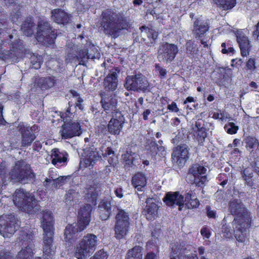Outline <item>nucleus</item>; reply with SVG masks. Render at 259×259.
<instances>
[{
  "label": "nucleus",
  "instance_id": "f257e3e1",
  "mask_svg": "<svg viewBox=\"0 0 259 259\" xmlns=\"http://www.w3.org/2000/svg\"><path fill=\"white\" fill-rule=\"evenodd\" d=\"M101 27L104 34L113 38H116L122 31L127 30L130 24L126 19L120 14L110 10H107L102 14Z\"/></svg>",
  "mask_w": 259,
  "mask_h": 259
},
{
  "label": "nucleus",
  "instance_id": "f03ea898",
  "mask_svg": "<svg viewBox=\"0 0 259 259\" xmlns=\"http://www.w3.org/2000/svg\"><path fill=\"white\" fill-rule=\"evenodd\" d=\"M13 201L19 209L28 213L38 210L37 201L34 196L23 189H17L13 195Z\"/></svg>",
  "mask_w": 259,
  "mask_h": 259
},
{
  "label": "nucleus",
  "instance_id": "7ed1b4c3",
  "mask_svg": "<svg viewBox=\"0 0 259 259\" xmlns=\"http://www.w3.org/2000/svg\"><path fill=\"white\" fill-rule=\"evenodd\" d=\"M98 243L97 236L94 234H87L77 243L74 255L78 259H87L96 249Z\"/></svg>",
  "mask_w": 259,
  "mask_h": 259
},
{
  "label": "nucleus",
  "instance_id": "20e7f679",
  "mask_svg": "<svg viewBox=\"0 0 259 259\" xmlns=\"http://www.w3.org/2000/svg\"><path fill=\"white\" fill-rule=\"evenodd\" d=\"M35 177L29 164L23 160L18 161L9 174L8 179L14 182L26 183Z\"/></svg>",
  "mask_w": 259,
  "mask_h": 259
},
{
  "label": "nucleus",
  "instance_id": "39448f33",
  "mask_svg": "<svg viewBox=\"0 0 259 259\" xmlns=\"http://www.w3.org/2000/svg\"><path fill=\"white\" fill-rule=\"evenodd\" d=\"M124 85L128 91L150 92V84L145 76L141 73L127 76Z\"/></svg>",
  "mask_w": 259,
  "mask_h": 259
},
{
  "label": "nucleus",
  "instance_id": "423d86ee",
  "mask_svg": "<svg viewBox=\"0 0 259 259\" xmlns=\"http://www.w3.org/2000/svg\"><path fill=\"white\" fill-rule=\"evenodd\" d=\"M56 33L52 30L50 23L44 20H40L37 25L36 37L38 41L44 45L53 44L56 38Z\"/></svg>",
  "mask_w": 259,
  "mask_h": 259
},
{
  "label": "nucleus",
  "instance_id": "0eeeda50",
  "mask_svg": "<svg viewBox=\"0 0 259 259\" xmlns=\"http://www.w3.org/2000/svg\"><path fill=\"white\" fill-rule=\"evenodd\" d=\"M229 210L232 215L236 216L234 219H238L240 221V223L245 222V226H248L251 224L250 212L248 211L240 200H234L230 201Z\"/></svg>",
  "mask_w": 259,
  "mask_h": 259
},
{
  "label": "nucleus",
  "instance_id": "6e6552de",
  "mask_svg": "<svg viewBox=\"0 0 259 259\" xmlns=\"http://www.w3.org/2000/svg\"><path fill=\"white\" fill-rule=\"evenodd\" d=\"M15 217L10 214L0 217V234L5 238L10 237L19 228Z\"/></svg>",
  "mask_w": 259,
  "mask_h": 259
},
{
  "label": "nucleus",
  "instance_id": "1a4fd4ad",
  "mask_svg": "<svg viewBox=\"0 0 259 259\" xmlns=\"http://www.w3.org/2000/svg\"><path fill=\"white\" fill-rule=\"evenodd\" d=\"M178 47L174 44L164 42L158 50V57L166 63H170L178 53Z\"/></svg>",
  "mask_w": 259,
  "mask_h": 259
},
{
  "label": "nucleus",
  "instance_id": "9d476101",
  "mask_svg": "<svg viewBox=\"0 0 259 259\" xmlns=\"http://www.w3.org/2000/svg\"><path fill=\"white\" fill-rule=\"evenodd\" d=\"M64 120L60 134L64 139L71 138L75 136H79L82 132L80 126L78 122L69 121V119Z\"/></svg>",
  "mask_w": 259,
  "mask_h": 259
},
{
  "label": "nucleus",
  "instance_id": "9b49d317",
  "mask_svg": "<svg viewBox=\"0 0 259 259\" xmlns=\"http://www.w3.org/2000/svg\"><path fill=\"white\" fill-rule=\"evenodd\" d=\"M244 224L245 222L240 223L238 219H234L232 223L234 237L239 243H245L248 239L247 229L250 227V225L245 226Z\"/></svg>",
  "mask_w": 259,
  "mask_h": 259
},
{
  "label": "nucleus",
  "instance_id": "f8f14e48",
  "mask_svg": "<svg viewBox=\"0 0 259 259\" xmlns=\"http://www.w3.org/2000/svg\"><path fill=\"white\" fill-rule=\"evenodd\" d=\"M24 49L23 42L19 41L13 44L9 51H3L0 49V58L3 60L9 59H14L16 57H20L22 55Z\"/></svg>",
  "mask_w": 259,
  "mask_h": 259
},
{
  "label": "nucleus",
  "instance_id": "ddd939ff",
  "mask_svg": "<svg viewBox=\"0 0 259 259\" xmlns=\"http://www.w3.org/2000/svg\"><path fill=\"white\" fill-rule=\"evenodd\" d=\"M207 168L199 164H193L189 169V173L194 177V183L198 187H200L206 181L205 175Z\"/></svg>",
  "mask_w": 259,
  "mask_h": 259
},
{
  "label": "nucleus",
  "instance_id": "4468645a",
  "mask_svg": "<svg viewBox=\"0 0 259 259\" xmlns=\"http://www.w3.org/2000/svg\"><path fill=\"white\" fill-rule=\"evenodd\" d=\"M91 211L92 206L89 204L80 208L78 212V220L77 224V228L79 232L83 231L89 224Z\"/></svg>",
  "mask_w": 259,
  "mask_h": 259
},
{
  "label": "nucleus",
  "instance_id": "2eb2a0df",
  "mask_svg": "<svg viewBox=\"0 0 259 259\" xmlns=\"http://www.w3.org/2000/svg\"><path fill=\"white\" fill-rule=\"evenodd\" d=\"M164 202L168 206H179V210L181 211L184 206V196L178 192H168L163 198Z\"/></svg>",
  "mask_w": 259,
  "mask_h": 259
},
{
  "label": "nucleus",
  "instance_id": "dca6fc26",
  "mask_svg": "<svg viewBox=\"0 0 259 259\" xmlns=\"http://www.w3.org/2000/svg\"><path fill=\"white\" fill-rule=\"evenodd\" d=\"M189 155L188 146L186 144H182L174 149L171 156L174 162L181 165L188 159Z\"/></svg>",
  "mask_w": 259,
  "mask_h": 259
},
{
  "label": "nucleus",
  "instance_id": "f3484780",
  "mask_svg": "<svg viewBox=\"0 0 259 259\" xmlns=\"http://www.w3.org/2000/svg\"><path fill=\"white\" fill-rule=\"evenodd\" d=\"M41 224L44 230V235L51 236L54 234V218L50 211L43 212Z\"/></svg>",
  "mask_w": 259,
  "mask_h": 259
},
{
  "label": "nucleus",
  "instance_id": "a211bd4d",
  "mask_svg": "<svg viewBox=\"0 0 259 259\" xmlns=\"http://www.w3.org/2000/svg\"><path fill=\"white\" fill-rule=\"evenodd\" d=\"M119 69L116 68H112L109 70L108 75L104 80V86L107 91H114L117 87V76L119 74Z\"/></svg>",
  "mask_w": 259,
  "mask_h": 259
},
{
  "label": "nucleus",
  "instance_id": "6ab92c4d",
  "mask_svg": "<svg viewBox=\"0 0 259 259\" xmlns=\"http://www.w3.org/2000/svg\"><path fill=\"white\" fill-rule=\"evenodd\" d=\"M146 205L145 206L144 212L147 219L152 220L157 216L158 206L156 204V200L154 198L146 199Z\"/></svg>",
  "mask_w": 259,
  "mask_h": 259
},
{
  "label": "nucleus",
  "instance_id": "aec40b11",
  "mask_svg": "<svg viewBox=\"0 0 259 259\" xmlns=\"http://www.w3.org/2000/svg\"><path fill=\"white\" fill-rule=\"evenodd\" d=\"M18 130L21 134V143L23 147L29 146L35 139V135L27 129L26 125L23 123H20L17 127Z\"/></svg>",
  "mask_w": 259,
  "mask_h": 259
},
{
  "label": "nucleus",
  "instance_id": "412c9836",
  "mask_svg": "<svg viewBox=\"0 0 259 259\" xmlns=\"http://www.w3.org/2000/svg\"><path fill=\"white\" fill-rule=\"evenodd\" d=\"M140 29L142 39L147 46H150L155 42L158 35V32L145 26L141 27Z\"/></svg>",
  "mask_w": 259,
  "mask_h": 259
},
{
  "label": "nucleus",
  "instance_id": "4be33fe9",
  "mask_svg": "<svg viewBox=\"0 0 259 259\" xmlns=\"http://www.w3.org/2000/svg\"><path fill=\"white\" fill-rule=\"evenodd\" d=\"M209 29V26L206 21L201 19L197 18L193 23V33L196 38L203 36Z\"/></svg>",
  "mask_w": 259,
  "mask_h": 259
},
{
  "label": "nucleus",
  "instance_id": "5701e85b",
  "mask_svg": "<svg viewBox=\"0 0 259 259\" xmlns=\"http://www.w3.org/2000/svg\"><path fill=\"white\" fill-rule=\"evenodd\" d=\"M236 36L241 55L243 57L247 56L249 54V50L250 47L248 37L241 32H237Z\"/></svg>",
  "mask_w": 259,
  "mask_h": 259
},
{
  "label": "nucleus",
  "instance_id": "b1692460",
  "mask_svg": "<svg viewBox=\"0 0 259 259\" xmlns=\"http://www.w3.org/2000/svg\"><path fill=\"white\" fill-rule=\"evenodd\" d=\"M52 163L57 166L62 165V163L66 162L67 153L65 151H60L58 149L54 148L51 151Z\"/></svg>",
  "mask_w": 259,
  "mask_h": 259
},
{
  "label": "nucleus",
  "instance_id": "393cba45",
  "mask_svg": "<svg viewBox=\"0 0 259 259\" xmlns=\"http://www.w3.org/2000/svg\"><path fill=\"white\" fill-rule=\"evenodd\" d=\"M87 197L95 199L101 191V184L97 181H93L85 188Z\"/></svg>",
  "mask_w": 259,
  "mask_h": 259
},
{
  "label": "nucleus",
  "instance_id": "a878e982",
  "mask_svg": "<svg viewBox=\"0 0 259 259\" xmlns=\"http://www.w3.org/2000/svg\"><path fill=\"white\" fill-rule=\"evenodd\" d=\"M100 158L101 157L98 151L96 150H89L87 152L85 157L83 159L82 161H81V163L85 167H92Z\"/></svg>",
  "mask_w": 259,
  "mask_h": 259
},
{
  "label": "nucleus",
  "instance_id": "bb28decb",
  "mask_svg": "<svg viewBox=\"0 0 259 259\" xmlns=\"http://www.w3.org/2000/svg\"><path fill=\"white\" fill-rule=\"evenodd\" d=\"M53 20L58 24L68 23L70 20L69 15L61 9H55L52 11Z\"/></svg>",
  "mask_w": 259,
  "mask_h": 259
},
{
  "label": "nucleus",
  "instance_id": "cd10ccee",
  "mask_svg": "<svg viewBox=\"0 0 259 259\" xmlns=\"http://www.w3.org/2000/svg\"><path fill=\"white\" fill-rule=\"evenodd\" d=\"M53 236L54 234H52L51 236L44 235L43 251L44 254L47 256L53 255L55 252V247L52 244Z\"/></svg>",
  "mask_w": 259,
  "mask_h": 259
},
{
  "label": "nucleus",
  "instance_id": "c85d7f7f",
  "mask_svg": "<svg viewBox=\"0 0 259 259\" xmlns=\"http://www.w3.org/2000/svg\"><path fill=\"white\" fill-rule=\"evenodd\" d=\"M130 223H115L114 226L115 237L118 239L123 238L129 230Z\"/></svg>",
  "mask_w": 259,
  "mask_h": 259
},
{
  "label": "nucleus",
  "instance_id": "c756f323",
  "mask_svg": "<svg viewBox=\"0 0 259 259\" xmlns=\"http://www.w3.org/2000/svg\"><path fill=\"white\" fill-rule=\"evenodd\" d=\"M147 149L153 156L158 155L160 157H164L166 153L165 147L162 145H159L155 141L149 143Z\"/></svg>",
  "mask_w": 259,
  "mask_h": 259
},
{
  "label": "nucleus",
  "instance_id": "7c9ffc66",
  "mask_svg": "<svg viewBox=\"0 0 259 259\" xmlns=\"http://www.w3.org/2000/svg\"><path fill=\"white\" fill-rule=\"evenodd\" d=\"M132 183L138 191H142L146 185L147 180L144 174L138 172L133 177Z\"/></svg>",
  "mask_w": 259,
  "mask_h": 259
},
{
  "label": "nucleus",
  "instance_id": "2f4dec72",
  "mask_svg": "<svg viewBox=\"0 0 259 259\" xmlns=\"http://www.w3.org/2000/svg\"><path fill=\"white\" fill-rule=\"evenodd\" d=\"M101 102L106 113H109L110 112H111L117 109V100L114 97L110 98L102 97Z\"/></svg>",
  "mask_w": 259,
  "mask_h": 259
},
{
  "label": "nucleus",
  "instance_id": "473e14b6",
  "mask_svg": "<svg viewBox=\"0 0 259 259\" xmlns=\"http://www.w3.org/2000/svg\"><path fill=\"white\" fill-rule=\"evenodd\" d=\"M35 83L40 88L44 90L53 87L55 81L53 77H47L35 78Z\"/></svg>",
  "mask_w": 259,
  "mask_h": 259
},
{
  "label": "nucleus",
  "instance_id": "72a5a7b5",
  "mask_svg": "<svg viewBox=\"0 0 259 259\" xmlns=\"http://www.w3.org/2000/svg\"><path fill=\"white\" fill-rule=\"evenodd\" d=\"M123 123L110 120L108 124V132L111 135H118L122 129Z\"/></svg>",
  "mask_w": 259,
  "mask_h": 259
},
{
  "label": "nucleus",
  "instance_id": "f704fd0d",
  "mask_svg": "<svg viewBox=\"0 0 259 259\" xmlns=\"http://www.w3.org/2000/svg\"><path fill=\"white\" fill-rule=\"evenodd\" d=\"M35 25L31 18L27 19L21 26V30L26 36H31L34 31Z\"/></svg>",
  "mask_w": 259,
  "mask_h": 259
},
{
  "label": "nucleus",
  "instance_id": "c9c22d12",
  "mask_svg": "<svg viewBox=\"0 0 259 259\" xmlns=\"http://www.w3.org/2000/svg\"><path fill=\"white\" fill-rule=\"evenodd\" d=\"M115 208L116 209V213L115 218V223H130L128 213L119 207H116Z\"/></svg>",
  "mask_w": 259,
  "mask_h": 259
},
{
  "label": "nucleus",
  "instance_id": "e433bc0d",
  "mask_svg": "<svg viewBox=\"0 0 259 259\" xmlns=\"http://www.w3.org/2000/svg\"><path fill=\"white\" fill-rule=\"evenodd\" d=\"M204 126V121L201 119H198L195 122V127H193V129L197 132V137L201 141H203L207 136Z\"/></svg>",
  "mask_w": 259,
  "mask_h": 259
},
{
  "label": "nucleus",
  "instance_id": "4c0bfd02",
  "mask_svg": "<svg viewBox=\"0 0 259 259\" xmlns=\"http://www.w3.org/2000/svg\"><path fill=\"white\" fill-rule=\"evenodd\" d=\"M244 142L245 144V147L247 150L250 153H252L254 150H256L259 147V143L258 140L254 137H247L244 140Z\"/></svg>",
  "mask_w": 259,
  "mask_h": 259
},
{
  "label": "nucleus",
  "instance_id": "58836bf2",
  "mask_svg": "<svg viewBox=\"0 0 259 259\" xmlns=\"http://www.w3.org/2000/svg\"><path fill=\"white\" fill-rule=\"evenodd\" d=\"M33 252L32 245H28L18 253L16 259H32Z\"/></svg>",
  "mask_w": 259,
  "mask_h": 259
},
{
  "label": "nucleus",
  "instance_id": "ea45409f",
  "mask_svg": "<svg viewBox=\"0 0 259 259\" xmlns=\"http://www.w3.org/2000/svg\"><path fill=\"white\" fill-rule=\"evenodd\" d=\"M99 214L100 218L103 220H106L109 217L111 212V205L108 202H103L99 205Z\"/></svg>",
  "mask_w": 259,
  "mask_h": 259
},
{
  "label": "nucleus",
  "instance_id": "a19ab883",
  "mask_svg": "<svg viewBox=\"0 0 259 259\" xmlns=\"http://www.w3.org/2000/svg\"><path fill=\"white\" fill-rule=\"evenodd\" d=\"M53 180L52 181L50 179H47L46 180V183H51L53 187L57 188H59L63 185L67 183V181L70 179V176H61L57 178L52 177Z\"/></svg>",
  "mask_w": 259,
  "mask_h": 259
},
{
  "label": "nucleus",
  "instance_id": "79ce46f5",
  "mask_svg": "<svg viewBox=\"0 0 259 259\" xmlns=\"http://www.w3.org/2000/svg\"><path fill=\"white\" fill-rule=\"evenodd\" d=\"M192 196V192L190 191L187 193L184 199L185 205L189 209L197 208L199 205V201L196 198Z\"/></svg>",
  "mask_w": 259,
  "mask_h": 259
},
{
  "label": "nucleus",
  "instance_id": "37998d69",
  "mask_svg": "<svg viewBox=\"0 0 259 259\" xmlns=\"http://www.w3.org/2000/svg\"><path fill=\"white\" fill-rule=\"evenodd\" d=\"M99 53H97L96 56L95 55H92L90 54H89L86 49H83L79 52L77 59L79 61V64L84 65L85 63L88 59H94L96 58H99Z\"/></svg>",
  "mask_w": 259,
  "mask_h": 259
},
{
  "label": "nucleus",
  "instance_id": "c03bdc74",
  "mask_svg": "<svg viewBox=\"0 0 259 259\" xmlns=\"http://www.w3.org/2000/svg\"><path fill=\"white\" fill-rule=\"evenodd\" d=\"M142 250L141 247L135 246L128 251L125 259H142Z\"/></svg>",
  "mask_w": 259,
  "mask_h": 259
},
{
  "label": "nucleus",
  "instance_id": "a18cd8bd",
  "mask_svg": "<svg viewBox=\"0 0 259 259\" xmlns=\"http://www.w3.org/2000/svg\"><path fill=\"white\" fill-rule=\"evenodd\" d=\"M215 4L223 10H231L236 4V0H214Z\"/></svg>",
  "mask_w": 259,
  "mask_h": 259
},
{
  "label": "nucleus",
  "instance_id": "49530a36",
  "mask_svg": "<svg viewBox=\"0 0 259 259\" xmlns=\"http://www.w3.org/2000/svg\"><path fill=\"white\" fill-rule=\"evenodd\" d=\"M186 248L181 247L179 244L175 245L171 248V251L170 253V259H180V255L184 253Z\"/></svg>",
  "mask_w": 259,
  "mask_h": 259
},
{
  "label": "nucleus",
  "instance_id": "de8ad7c7",
  "mask_svg": "<svg viewBox=\"0 0 259 259\" xmlns=\"http://www.w3.org/2000/svg\"><path fill=\"white\" fill-rule=\"evenodd\" d=\"M68 105L69 107L66 109V112L62 113L61 115V117L63 118V120L69 119L70 120L71 118L73 117V114L76 111V107H77L76 105L75 106L71 102H69Z\"/></svg>",
  "mask_w": 259,
  "mask_h": 259
},
{
  "label": "nucleus",
  "instance_id": "09e8293b",
  "mask_svg": "<svg viewBox=\"0 0 259 259\" xmlns=\"http://www.w3.org/2000/svg\"><path fill=\"white\" fill-rule=\"evenodd\" d=\"M30 61L31 68L38 69L40 67L43 59L41 56L33 54L31 56Z\"/></svg>",
  "mask_w": 259,
  "mask_h": 259
},
{
  "label": "nucleus",
  "instance_id": "8fccbe9b",
  "mask_svg": "<svg viewBox=\"0 0 259 259\" xmlns=\"http://www.w3.org/2000/svg\"><path fill=\"white\" fill-rule=\"evenodd\" d=\"M136 154L132 152L131 150H127L126 152L122 155V160L126 163L125 164L131 165L134 164V161L135 159Z\"/></svg>",
  "mask_w": 259,
  "mask_h": 259
},
{
  "label": "nucleus",
  "instance_id": "3c124183",
  "mask_svg": "<svg viewBox=\"0 0 259 259\" xmlns=\"http://www.w3.org/2000/svg\"><path fill=\"white\" fill-rule=\"evenodd\" d=\"M77 232H79V231L73 224L67 225L64 232V235L65 236V238L66 240L69 241L72 239L73 234Z\"/></svg>",
  "mask_w": 259,
  "mask_h": 259
},
{
  "label": "nucleus",
  "instance_id": "603ef678",
  "mask_svg": "<svg viewBox=\"0 0 259 259\" xmlns=\"http://www.w3.org/2000/svg\"><path fill=\"white\" fill-rule=\"evenodd\" d=\"M78 196V192L74 190H69L66 194V202L68 203L69 205H71V202L77 199Z\"/></svg>",
  "mask_w": 259,
  "mask_h": 259
},
{
  "label": "nucleus",
  "instance_id": "864d4df0",
  "mask_svg": "<svg viewBox=\"0 0 259 259\" xmlns=\"http://www.w3.org/2000/svg\"><path fill=\"white\" fill-rule=\"evenodd\" d=\"M186 52L189 57H193L197 53L194 43L191 40L188 41L186 44Z\"/></svg>",
  "mask_w": 259,
  "mask_h": 259
},
{
  "label": "nucleus",
  "instance_id": "5fc2aeb1",
  "mask_svg": "<svg viewBox=\"0 0 259 259\" xmlns=\"http://www.w3.org/2000/svg\"><path fill=\"white\" fill-rule=\"evenodd\" d=\"M222 234L223 237L227 239L233 238L232 230L231 227L229 225L225 224L222 226Z\"/></svg>",
  "mask_w": 259,
  "mask_h": 259
},
{
  "label": "nucleus",
  "instance_id": "6e6d98bb",
  "mask_svg": "<svg viewBox=\"0 0 259 259\" xmlns=\"http://www.w3.org/2000/svg\"><path fill=\"white\" fill-rule=\"evenodd\" d=\"M111 113L112 118H111L110 120H114L115 121L124 123V118L120 111L116 109V110H114L112 111Z\"/></svg>",
  "mask_w": 259,
  "mask_h": 259
},
{
  "label": "nucleus",
  "instance_id": "4d7b16f0",
  "mask_svg": "<svg viewBox=\"0 0 259 259\" xmlns=\"http://www.w3.org/2000/svg\"><path fill=\"white\" fill-rule=\"evenodd\" d=\"M220 180H223L221 182L220 185L224 186L228 181L232 182L233 180V175L232 173H229L228 175L225 174H221L219 177Z\"/></svg>",
  "mask_w": 259,
  "mask_h": 259
},
{
  "label": "nucleus",
  "instance_id": "13d9d810",
  "mask_svg": "<svg viewBox=\"0 0 259 259\" xmlns=\"http://www.w3.org/2000/svg\"><path fill=\"white\" fill-rule=\"evenodd\" d=\"M224 128L228 134H234L237 132L238 127L233 122H229L225 125Z\"/></svg>",
  "mask_w": 259,
  "mask_h": 259
},
{
  "label": "nucleus",
  "instance_id": "bf43d9fd",
  "mask_svg": "<svg viewBox=\"0 0 259 259\" xmlns=\"http://www.w3.org/2000/svg\"><path fill=\"white\" fill-rule=\"evenodd\" d=\"M71 94H72L73 98L74 99V101L75 102V104L77 107L80 110H82L83 107L81 105V103L83 102V100L80 97L79 94L75 91H71Z\"/></svg>",
  "mask_w": 259,
  "mask_h": 259
},
{
  "label": "nucleus",
  "instance_id": "052dcab7",
  "mask_svg": "<svg viewBox=\"0 0 259 259\" xmlns=\"http://www.w3.org/2000/svg\"><path fill=\"white\" fill-rule=\"evenodd\" d=\"M8 164L5 161H2L0 164V177L2 178V180L6 179L8 168Z\"/></svg>",
  "mask_w": 259,
  "mask_h": 259
},
{
  "label": "nucleus",
  "instance_id": "680f3d73",
  "mask_svg": "<svg viewBox=\"0 0 259 259\" xmlns=\"http://www.w3.org/2000/svg\"><path fill=\"white\" fill-rule=\"evenodd\" d=\"M114 156V151L110 148H107L106 152L103 154V156H109L108 162L110 164H113L115 162V158L113 157Z\"/></svg>",
  "mask_w": 259,
  "mask_h": 259
},
{
  "label": "nucleus",
  "instance_id": "e2e57ef3",
  "mask_svg": "<svg viewBox=\"0 0 259 259\" xmlns=\"http://www.w3.org/2000/svg\"><path fill=\"white\" fill-rule=\"evenodd\" d=\"M108 254L103 249H101L96 252L94 256L90 259H107Z\"/></svg>",
  "mask_w": 259,
  "mask_h": 259
},
{
  "label": "nucleus",
  "instance_id": "0e129e2a",
  "mask_svg": "<svg viewBox=\"0 0 259 259\" xmlns=\"http://www.w3.org/2000/svg\"><path fill=\"white\" fill-rule=\"evenodd\" d=\"M206 214L207 216L209 218H215L216 216V211L214 210H212L211 209V207L209 206H206Z\"/></svg>",
  "mask_w": 259,
  "mask_h": 259
},
{
  "label": "nucleus",
  "instance_id": "69168bd1",
  "mask_svg": "<svg viewBox=\"0 0 259 259\" xmlns=\"http://www.w3.org/2000/svg\"><path fill=\"white\" fill-rule=\"evenodd\" d=\"M246 67L248 69H254L255 68L254 59L250 58L246 63Z\"/></svg>",
  "mask_w": 259,
  "mask_h": 259
},
{
  "label": "nucleus",
  "instance_id": "338daca9",
  "mask_svg": "<svg viewBox=\"0 0 259 259\" xmlns=\"http://www.w3.org/2000/svg\"><path fill=\"white\" fill-rule=\"evenodd\" d=\"M201 234L205 238H209L210 236L209 230L207 228H203L200 231Z\"/></svg>",
  "mask_w": 259,
  "mask_h": 259
},
{
  "label": "nucleus",
  "instance_id": "774afa93",
  "mask_svg": "<svg viewBox=\"0 0 259 259\" xmlns=\"http://www.w3.org/2000/svg\"><path fill=\"white\" fill-rule=\"evenodd\" d=\"M0 259H14L10 252H1Z\"/></svg>",
  "mask_w": 259,
  "mask_h": 259
}]
</instances>
